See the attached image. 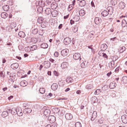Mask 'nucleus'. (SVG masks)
I'll return each instance as SVG.
<instances>
[{
	"label": "nucleus",
	"instance_id": "48",
	"mask_svg": "<svg viewBox=\"0 0 127 127\" xmlns=\"http://www.w3.org/2000/svg\"><path fill=\"white\" fill-rule=\"evenodd\" d=\"M75 125L76 127H82L81 125V123L79 122H78L76 123Z\"/></svg>",
	"mask_w": 127,
	"mask_h": 127
},
{
	"label": "nucleus",
	"instance_id": "61",
	"mask_svg": "<svg viewBox=\"0 0 127 127\" xmlns=\"http://www.w3.org/2000/svg\"><path fill=\"white\" fill-rule=\"evenodd\" d=\"M92 45H91L88 46L89 48L91 49V51L93 52L94 50V49L92 48Z\"/></svg>",
	"mask_w": 127,
	"mask_h": 127
},
{
	"label": "nucleus",
	"instance_id": "46",
	"mask_svg": "<svg viewBox=\"0 0 127 127\" xmlns=\"http://www.w3.org/2000/svg\"><path fill=\"white\" fill-rule=\"evenodd\" d=\"M47 4L48 5H51L53 2V0H46Z\"/></svg>",
	"mask_w": 127,
	"mask_h": 127
},
{
	"label": "nucleus",
	"instance_id": "53",
	"mask_svg": "<svg viewBox=\"0 0 127 127\" xmlns=\"http://www.w3.org/2000/svg\"><path fill=\"white\" fill-rule=\"evenodd\" d=\"M26 113L27 114H28L31 112L32 110L31 109L29 108H28L27 109H26Z\"/></svg>",
	"mask_w": 127,
	"mask_h": 127
},
{
	"label": "nucleus",
	"instance_id": "49",
	"mask_svg": "<svg viewBox=\"0 0 127 127\" xmlns=\"http://www.w3.org/2000/svg\"><path fill=\"white\" fill-rule=\"evenodd\" d=\"M16 108L15 109V108H12L11 109V111H12V114L13 115H15L16 114Z\"/></svg>",
	"mask_w": 127,
	"mask_h": 127
},
{
	"label": "nucleus",
	"instance_id": "5",
	"mask_svg": "<svg viewBox=\"0 0 127 127\" xmlns=\"http://www.w3.org/2000/svg\"><path fill=\"white\" fill-rule=\"evenodd\" d=\"M44 67L46 68H48L50 66V63L48 61H45L43 63Z\"/></svg>",
	"mask_w": 127,
	"mask_h": 127
},
{
	"label": "nucleus",
	"instance_id": "25",
	"mask_svg": "<svg viewBox=\"0 0 127 127\" xmlns=\"http://www.w3.org/2000/svg\"><path fill=\"white\" fill-rule=\"evenodd\" d=\"M45 13L47 14H50L51 12V9L49 8H46L45 10Z\"/></svg>",
	"mask_w": 127,
	"mask_h": 127
},
{
	"label": "nucleus",
	"instance_id": "11",
	"mask_svg": "<svg viewBox=\"0 0 127 127\" xmlns=\"http://www.w3.org/2000/svg\"><path fill=\"white\" fill-rule=\"evenodd\" d=\"M65 117L67 120H71L73 116L71 114L68 113L65 114Z\"/></svg>",
	"mask_w": 127,
	"mask_h": 127
},
{
	"label": "nucleus",
	"instance_id": "28",
	"mask_svg": "<svg viewBox=\"0 0 127 127\" xmlns=\"http://www.w3.org/2000/svg\"><path fill=\"white\" fill-rule=\"evenodd\" d=\"M119 6L120 9H123L125 7V4L123 2L121 1L119 3Z\"/></svg>",
	"mask_w": 127,
	"mask_h": 127
},
{
	"label": "nucleus",
	"instance_id": "7",
	"mask_svg": "<svg viewBox=\"0 0 127 127\" xmlns=\"http://www.w3.org/2000/svg\"><path fill=\"white\" fill-rule=\"evenodd\" d=\"M16 114L19 116H21L22 115L23 113L21 108H16Z\"/></svg>",
	"mask_w": 127,
	"mask_h": 127
},
{
	"label": "nucleus",
	"instance_id": "59",
	"mask_svg": "<svg viewBox=\"0 0 127 127\" xmlns=\"http://www.w3.org/2000/svg\"><path fill=\"white\" fill-rule=\"evenodd\" d=\"M93 34L90 33L88 36V38H91L93 37Z\"/></svg>",
	"mask_w": 127,
	"mask_h": 127
},
{
	"label": "nucleus",
	"instance_id": "9",
	"mask_svg": "<svg viewBox=\"0 0 127 127\" xmlns=\"http://www.w3.org/2000/svg\"><path fill=\"white\" fill-rule=\"evenodd\" d=\"M88 62L87 61L83 62L81 64V66L82 68H84L87 67L88 65Z\"/></svg>",
	"mask_w": 127,
	"mask_h": 127
},
{
	"label": "nucleus",
	"instance_id": "27",
	"mask_svg": "<svg viewBox=\"0 0 127 127\" xmlns=\"http://www.w3.org/2000/svg\"><path fill=\"white\" fill-rule=\"evenodd\" d=\"M66 81L67 83H70L72 82H73V80L70 77H67L66 79Z\"/></svg>",
	"mask_w": 127,
	"mask_h": 127
},
{
	"label": "nucleus",
	"instance_id": "57",
	"mask_svg": "<svg viewBox=\"0 0 127 127\" xmlns=\"http://www.w3.org/2000/svg\"><path fill=\"white\" fill-rule=\"evenodd\" d=\"M110 64L111 65V67L110 68H112V67H113L114 64V61H112L110 62Z\"/></svg>",
	"mask_w": 127,
	"mask_h": 127
},
{
	"label": "nucleus",
	"instance_id": "62",
	"mask_svg": "<svg viewBox=\"0 0 127 127\" xmlns=\"http://www.w3.org/2000/svg\"><path fill=\"white\" fill-rule=\"evenodd\" d=\"M119 67H117L115 69V71L116 72H117L119 71Z\"/></svg>",
	"mask_w": 127,
	"mask_h": 127
},
{
	"label": "nucleus",
	"instance_id": "15",
	"mask_svg": "<svg viewBox=\"0 0 127 127\" xmlns=\"http://www.w3.org/2000/svg\"><path fill=\"white\" fill-rule=\"evenodd\" d=\"M97 117V112L95 111L93 112L92 116L91 118V120L92 121H94Z\"/></svg>",
	"mask_w": 127,
	"mask_h": 127
},
{
	"label": "nucleus",
	"instance_id": "19",
	"mask_svg": "<svg viewBox=\"0 0 127 127\" xmlns=\"http://www.w3.org/2000/svg\"><path fill=\"white\" fill-rule=\"evenodd\" d=\"M65 83L64 81L61 79L59 80L58 82V84L60 86H63L65 84Z\"/></svg>",
	"mask_w": 127,
	"mask_h": 127
},
{
	"label": "nucleus",
	"instance_id": "4",
	"mask_svg": "<svg viewBox=\"0 0 127 127\" xmlns=\"http://www.w3.org/2000/svg\"><path fill=\"white\" fill-rule=\"evenodd\" d=\"M69 52L68 50L66 49H63L61 51V53L62 55L63 56H65L67 55Z\"/></svg>",
	"mask_w": 127,
	"mask_h": 127
},
{
	"label": "nucleus",
	"instance_id": "55",
	"mask_svg": "<svg viewBox=\"0 0 127 127\" xmlns=\"http://www.w3.org/2000/svg\"><path fill=\"white\" fill-rule=\"evenodd\" d=\"M76 18V20L75 21H78L80 19V17H79L78 16V15H76L75 16V17L74 18V19H75Z\"/></svg>",
	"mask_w": 127,
	"mask_h": 127
},
{
	"label": "nucleus",
	"instance_id": "60",
	"mask_svg": "<svg viewBox=\"0 0 127 127\" xmlns=\"http://www.w3.org/2000/svg\"><path fill=\"white\" fill-rule=\"evenodd\" d=\"M59 54V53L57 52H56L54 53V55L55 56L57 57L58 56Z\"/></svg>",
	"mask_w": 127,
	"mask_h": 127
},
{
	"label": "nucleus",
	"instance_id": "56",
	"mask_svg": "<svg viewBox=\"0 0 127 127\" xmlns=\"http://www.w3.org/2000/svg\"><path fill=\"white\" fill-rule=\"evenodd\" d=\"M53 74L54 75L56 76H58L59 75L58 73L56 71H53Z\"/></svg>",
	"mask_w": 127,
	"mask_h": 127
},
{
	"label": "nucleus",
	"instance_id": "26",
	"mask_svg": "<svg viewBox=\"0 0 127 127\" xmlns=\"http://www.w3.org/2000/svg\"><path fill=\"white\" fill-rule=\"evenodd\" d=\"M86 4L85 1L84 0H82L80 1L79 5L81 7L84 6Z\"/></svg>",
	"mask_w": 127,
	"mask_h": 127
},
{
	"label": "nucleus",
	"instance_id": "38",
	"mask_svg": "<svg viewBox=\"0 0 127 127\" xmlns=\"http://www.w3.org/2000/svg\"><path fill=\"white\" fill-rule=\"evenodd\" d=\"M37 22L39 23H41L43 21V18L42 17H39L37 19Z\"/></svg>",
	"mask_w": 127,
	"mask_h": 127
},
{
	"label": "nucleus",
	"instance_id": "31",
	"mask_svg": "<svg viewBox=\"0 0 127 127\" xmlns=\"http://www.w3.org/2000/svg\"><path fill=\"white\" fill-rule=\"evenodd\" d=\"M18 35L20 37L23 38L25 36V33L22 31H20L18 33Z\"/></svg>",
	"mask_w": 127,
	"mask_h": 127
},
{
	"label": "nucleus",
	"instance_id": "43",
	"mask_svg": "<svg viewBox=\"0 0 127 127\" xmlns=\"http://www.w3.org/2000/svg\"><path fill=\"white\" fill-rule=\"evenodd\" d=\"M38 32V30L37 28H35L32 30V33L33 34H36Z\"/></svg>",
	"mask_w": 127,
	"mask_h": 127
},
{
	"label": "nucleus",
	"instance_id": "35",
	"mask_svg": "<svg viewBox=\"0 0 127 127\" xmlns=\"http://www.w3.org/2000/svg\"><path fill=\"white\" fill-rule=\"evenodd\" d=\"M1 16L2 18H5L7 17V14L5 12H2L1 14Z\"/></svg>",
	"mask_w": 127,
	"mask_h": 127
},
{
	"label": "nucleus",
	"instance_id": "64",
	"mask_svg": "<svg viewBox=\"0 0 127 127\" xmlns=\"http://www.w3.org/2000/svg\"><path fill=\"white\" fill-rule=\"evenodd\" d=\"M91 4L92 7H95L94 2L93 1H92L91 3Z\"/></svg>",
	"mask_w": 127,
	"mask_h": 127
},
{
	"label": "nucleus",
	"instance_id": "47",
	"mask_svg": "<svg viewBox=\"0 0 127 127\" xmlns=\"http://www.w3.org/2000/svg\"><path fill=\"white\" fill-rule=\"evenodd\" d=\"M72 30L74 33L78 31L77 27L76 26H74L73 27Z\"/></svg>",
	"mask_w": 127,
	"mask_h": 127
},
{
	"label": "nucleus",
	"instance_id": "10",
	"mask_svg": "<svg viewBox=\"0 0 127 127\" xmlns=\"http://www.w3.org/2000/svg\"><path fill=\"white\" fill-rule=\"evenodd\" d=\"M68 66V63L64 62L62 64L61 67L62 69H64L67 68Z\"/></svg>",
	"mask_w": 127,
	"mask_h": 127
},
{
	"label": "nucleus",
	"instance_id": "16",
	"mask_svg": "<svg viewBox=\"0 0 127 127\" xmlns=\"http://www.w3.org/2000/svg\"><path fill=\"white\" fill-rule=\"evenodd\" d=\"M18 64L17 63H15L12 64L11 65V68L14 69H16L18 67Z\"/></svg>",
	"mask_w": 127,
	"mask_h": 127
},
{
	"label": "nucleus",
	"instance_id": "58",
	"mask_svg": "<svg viewBox=\"0 0 127 127\" xmlns=\"http://www.w3.org/2000/svg\"><path fill=\"white\" fill-rule=\"evenodd\" d=\"M44 33L43 31V30H40L39 31V34L40 35H43V33Z\"/></svg>",
	"mask_w": 127,
	"mask_h": 127
},
{
	"label": "nucleus",
	"instance_id": "21",
	"mask_svg": "<svg viewBox=\"0 0 127 127\" xmlns=\"http://www.w3.org/2000/svg\"><path fill=\"white\" fill-rule=\"evenodd\" d=\"M91 100L92 103H94L98 101V99L95 96L92 97L91 99Z\"/></svg>",
	"mask_w": 127,
	"mask_h": 127
},
{
	"label": "nucleus",
	"instance_id": "12",
	"mask_svg": "<svg viewBox=\"0 0 127 127\" xmlns=\"http://www.w3.org/2000/svg\"><path fill=\"white\" fill-rule=\"evenodd\" d=\"M98 54L100 56H102L104 58H106V59H108V56L105 53H104L102 52H101V51H99Z\"/></svg>",
	"mask_w": 127,
	"mask_h": 127
},
{
	"label": "nucleus",
	"instance_id": "54",
	"mask_svg": "<svg viewBox=\"0 0 127 127\" xmlns=\"http://www.w3.org/2000/svg\"><path fill=\"white\" fill-rule=\"evenodd\" d=\"M126 48L125 47L123 46L122 47L121 49H120V51L121 52H123L125 50Z\"/></svg>",
	"mask_w": 127,
	"mask_h": 127
},
{
	"label": "nucleus",
	"instance_id": "23",
	"mask_svg": "<svg viewBox=\"0 0 127 127\" xmlns=\"http://www.w3.org/2000/svg\"><path fill=\"white\" fill-rule=\"evenodd\" d=\"M58 87V85L56 83L53 84L51 86L52 89L54 91L56 90L57 89Z\"/></svg>",
	"mask_w": 127,
	"mask_h": 127
},
{
	"label": "nucleus",
	"instance_id": "63",
	"mask_svg": "<svg viewBox=\"0 0 127 127\" xmlns=\"http://www.w3.org/2000/svg\"><path fill=\"white\" fill-rule=\"evenodd\" d=\"M49 60L50 62L52 63H54L55 61L54 60L51 58Z\"/></svg>",
	"mask_w": 127,
	"mask_h": 127
},
{
	"label": "nucleus",
	"instance_id": "13",
	"mask_svg": "<svg viewBox=\"0 0 127 127\" xmlns=\"http://www.w3.org/2000/svg\"><path fill=\"white\" fill-rule=\"evenodd\" d=\"M107 46L105 44H102L101 46V52H103L107 48Z\"/></svg>",
	"mask_w": 127,
	"mask_h": 127
},
{
	"label": "nucleus",
	"instance_id": "24",
	"mask_svg": "<svg viewBox=\"0 0 127 127\" xmlns=\"http://www.w3.org/2000/svg\"><path fill=\"white\" fill-rule=\"evenodd\" d=\"M20 85L21 86L25 87L27 85V82L26 81H22L20 82Z\"/></svg>",
	"mask_w": 127,
	"mask_h": 127
},
{
	"label": "nucleus",
	"instance_id": "22",
	"mask_svg": "<svg viewBox=\"0 0 127 127\" xmlns=\"http://www.w3.org/2000/svg\"><path fill=\"white\" fill-rule=\"evenodd\" d=\"M51 13L52 16L54 17H56L58 15V12L57 10H54L52 12H51Z\"/></svg>",
	"mask_w": 127,
	"mask_h": 127
},
{
	"label": "nucleus",
	"instance_id": "17",
	"mask_svg": "<svg viewBox=\"0 0 127 127\" xmlns=\"http://www.w3.org/2000/svg\"><path fill=\"white\" fill-rule=\"evenodd\" d=\"M58 6L57 3L55 2H53L50 5L51 8L53 9H56Z\"/></svg>",
	"mask_w": 127,
	"mask_h": 127
},
{
	"label": "nucleus",
	"instance_id": "33",
	"mask_svg": "<svg viewBox=\"0 0 127 127\" xmlns=\"http://www.w3.org/2000/svg\"><path fill=\"white\" fill-rule=\"evenodd\" d=\"M38 4L40 7H44L45 5L44 1L42 0L39 1L38 2Z\"/></svg>",
	"mask_w": 127,
	"mask_h": 127
},
{
	"label": "nucleus",
	"instance_id": "6",
	"mask_svg": "<svg viewBox=\"0 0 127 127\" xmlns=\"http://www.w3.org/2000/svg\"><path fill=\"white\" fill-rule=\"evenodd\" d=\"M71 41V39L70 38L66 37L64 39V43L65 45H67L70 43Z\"/></svg>",
	"mask_w": 127,
	"mask_h": 127
},
{
	"label": "nucleus",
	"instance_id": "34",
	"mask_svg": "<svg viewBox=\"0 0 127 127\" xmlns=\"http://www.w3.org/2000/svg\"><path fill=\"white\" fill-rule=\"evenodd\" d=\"M3 9L5 11H7L9 9V6L7 5H5L2 7Z\"/></svg>",
	"mask_w": 127,
	"mask_h": 127
},
{
	"label": "nucleus",
	"instance_id": "32",
	"mask_svg": "<svg viewBox=\"0 0 127 127\" xmlns=\"http://www.w3.org/2000/svg\"><path fill=\"white\" fill-rule=\"evenodd\" d=\"M79 15L82 16L85 14V11L84 10L81 9L79 12Z\"/></svg>",
	"mask_w": 127,
	"mask_h": 127
},
{
	"label": "nucleus",
	"instance_id": "50",
	"mask_svg": "<svg viewBox=\"0 0 127 127\" xmlns=\"http://www.w3.org/2000/svg\"><path fill=\"white\" fill-rule=\"evenodd\" d=\"M108 86L107 85H104L102 88V90L103 91H105L107 90L108 88Z\"/></svg>",
	"mask_w": 127,
	"mask_h": 127
},
{
	"label": "nucleus",
	"instance_id": "2",
	"mask_svg": "<svg viewBox=\"0 0 127 127\" xmlns=\"http://www.w3.org/2000/svg\"><path fill=\"white\" fill-rule=\"evenodd\" d=\"M48 119L51 123L54 122L56 121V117L54 116H50L48 118Z\"/></svg>",
	"mask_w": 127,
	"mask_h": 127
},
{
	"label": "nucleus",
	"instance_id": "42",
	"mask_svg": "<svg viewBox=\"0 0 127 127\" xmlns=\"http://www.w3.org/2000/svg\"><path fill=\"white\" fill-rule=\"evenodd\" d=\"M93 86L91 84H89L86 86V88L87 89H91L93 88Z\"/></svg>",
	"mask_w": 127,
	"mask_h": 127
},
{
	"label": "nucleus",
	"instance_id": "45",
	"mask_svg": "<svg viewBox=\"0 0 127 127\" xmlns=\"http://www.w3.org/2000/svg\"><path fill=\"white\" fill-rule=\"evenodd\" d=\"M39 91L40 93L43 94L45 93V90L44 88H41L39 89Z\"/></svg>",
	"mask_w": 127,
	"mask_h": 127
},
{
	"label": "nucleus",
	"instance_id": "39",
	"mask_svg": "<svg viewBox=\"0 0 127 127\" xmlns=\"http://www.w3.org/2000/svg\"><path fill=\"white\" fill-rule=\"evenodd\" d=\"M122 26L123 27H125L126 26L127 22L125 20H123L122 22Z\"/></svg>",
	"mask_w": 127,
	"mask_h": 127
},
{
	"label": "nucleus",
	"instance_id": "29",
	"mask_svg": "<svg viewBox=\"0 0 127 127\" xmlns=\"http://www.w3.org/2000/svg\"><path fill=\"white\" fill-rule=\"evenodd\" d=\"M40 47L41 48L43 49H46L48 47V45L46 43H43L40 45Z\"/></svg>",
	"mask_w": 127,
	"mask_h": 127
},
{
	"label": "nucleus",
	"instance_id": "36",
	"mask_svg": "<svg viewBox=\"0 0 127 127\" xmlns=\"http://www.w3.org/2000/svg\"><path fill=\"white\" fill-rule=\"evenodd\" d=\"M0 77L1 79L4 78L5 77V75L4 72L3 71L0 72Z\"/></svg>",
	"mask_w": 127,
	"mask_h": 127
},
{
	"label": "nucleus",
	"instance_id": "52",
	"mask_svg": "<svg viewBox=\"0 0 127 127\" xmlns=\"http://www.w3.org/2000/svg\"><path fill=\"white\" fill-rule=\"evenodd\" d=\"M104 122V119L103 118H101L98 120V122L99 124H101L103 123Z\"/></svg>",
	"mask_w": 127,
	"mask_h": 127
},
{
	"label": "nucleus",
	"instance_id": "40",
	"mask_svg": "<svg viewBox=\"0 0 127 127\" xmlns=\"http://www.w3.org/2000/svg\"><path fill=\"white\" fill-rule=\"evenodd\" d=\"M37 11L39 13H41L42 12L43 8L42 7H39L37 8Z\"/></svg>",
	"mask_w": 127,
	"mask_h": 127
},
{
	"label": "nucleus",
	"instance_id": "1",
	"mask_svg": "<svg viewBox=\"0 0 127 127\" xmlns=\"http://www.w3.org/2000/svg\"><path fill=\"white\" fill-rule=\"evenodd\" d=\"M113 11V9L112 7H108L107 10H105L102 11L101 14L103 16L106 17L109 14L112 15Z\"/></svg>",
	"mask_w": 127,
	"mask_h": 127
},
{
	"label": "nucleus",
	"instance_id": "30",
	"mask_svg": "<svg viewBox=\"0 0 127 127\" xmlns=\"http://www.w3.org/2000/svg\"><path fill=\"white\" fill-rule=\"evenodd\" d=\"M8 115V112L7 111H3L1 114L2 117L3 118H5Z\"/></svg>",
	"mask_w": 127,
	"mask_h": 127
},
{
	"label": "nucleus",
	"instance_id": "3",
	"mask_svg": "<svg viewBox=\"0 0 127 127\" xmlns=\"http://www.w3.org/2000/svg\"><path fill=\"white\" fill-rule=\"evenodd\" d=\"M73 58L75 60H80L81 58L80 57V54L79 53H76L73 55Z\"/></svg>",
	"mask_w": 127,
	"mask_h": 127
},
{
	"label": "nucleus",
	"instance_id": "51",
	"mask_svg": "<svg viewBox=\"0 0 127 127\" xmlns=\"http://www.w3.org/2000/svg\"><path fill=\"white\" fill-rule=\"evenodd\" d=\"M100 92V89H98L95 91L94 93L95 95H98Z\"/></svg>",
	"mask_w": 127,
	"mask_h": 127
},
{
	"label": "nucleus",
	"instance_id": "18",
	"mask_svg": "<svg viewBox=\"0 0 127 127\" xmlns=\"http://www.w3.org/2000/svg\"><path fill=\"white\" fill-rule=\"evenodd\" d=\"M50 111L49 109H46L44 111L43 114L44 115L47 117L50 114Z\"/></svg>",
	"mask_w": 127,
	"mask_h": 127
},
{
	"label": "nucleus",
	"instance_id": "44",
	"mask_svg": "<svg viewBox=\"0 0 127 127\" xmlns=\"http://www.w3.org/2000/svg\"><path fill=\"white\" fill-rule=\"evenodd\" d=\"M74 6L72 4L69 5L68 8V11H71L73 9Z\"/></svg>",
	"mask_w": 127,
	"mask_h": 127
},
{
	"label": "nucleus",
	"instance_id": "41",
	"mask_svg": "<svg viewBox=\"0 0 127 127\" xmlns=\"http://www.w3.org/2000/svg\"><path fill=\"white\" fill-rule=\"evenodd\" d=\"M122 80L125 83H127V77L126 76H123L122 78Z\"/></svg>",
	"mask_w": 127,
	"mask_h": 127
},
{
	"label": "nucleus",
	"instance_id": "14",
	"mask_svg": "<svg viewBox=\"0 0 127 127\" xmlns=\"http://www.w3.org/2000/svg\"><path fill=\"white\" fill-rule=\"evenodd\" d=\"M95 22L96 24L98 25L101 22V20L99 17H96L95 19Z\"/></svg>",
	"mask_w": 127,
	"mask_h": 127
},
{
	"label": "nucleus",
	"instance_id": "8",
	"mask_svg": "<svg viewBox=\"0 0 127 127\" xmlns=\"http://www.w3.org/2000/svg\"><path fill=\"white\" fill-rule=\"evenodd\" d=\"M122 122L125 124L127 123V116L126 115H122L121 117Z\"/></svg>",
	"mask_w": 127,
	"mask_h": 127
},
{
	"label": "nucleus",
	"instance_id": "20",
	"mask_svg": "<svg viewBox=\"0 0 127 127\" xmlns=\"http://www.w3.org/2000/svg\"><path fill=\"white\" fill-rule=\"evenodd\" d=\"M116 85L117 84L115 82H112L110 84L109 87L110 89H113L116 87Z\"/></svg>",
	"mask_w": 127,
	"mask_h": 127
},
{
	"label": "nucleus",
	"instance_id": "37",
	"mask_svg": "<svg viewBox=\"0 0 127 127\" xmlns=\"http://www.w3.org/2000/svg\"><path fill=\"white\" fill-rule=\"evenodd\" d=\"M47 23L43 22L41 23V26L43 28H45L47 26Z\"/></svg>",
	"mask_w": 127,
	"mask_h": 127
}]
</instances>
